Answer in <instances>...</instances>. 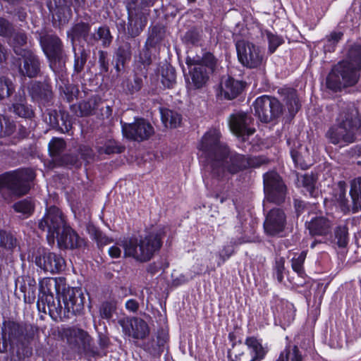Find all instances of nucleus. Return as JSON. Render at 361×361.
<instances>
[{"mask_svg":"<svg viewBox=\"0 0 361 361\" xmlns=\"http://www.w3.org/2000/svg\"><path fill=\"white\" fill-rule=\"evenodd\" d=\"M165 235V228H159L145 235L124 238L120 243L123 250V257L132 258L140 263L150 261L160 250Z\"/></svg>","mask_w":361,"mask_h":361,"instance_id":"nucleus-1","label":"nucleus"},{"mask_svg":"<svg viewBox=\"0 0 361 361\" xmlns=\"http://www.w3.org/2000/svg\"><path fill=\"white\" fill-rule=\"evenodd\" d=\"M361 71V45H351L345 54V59L338 63L326 78L328 88L337 91L354 85Z\"/></svg>","mask_w":361,"mask_h":361,"instance_id":"nucleus-2","label":"nucleus"},{"mask_svg":"<svg viewBox=\"0 0 361 361\" xmlns=\"http://www.w3.org/2000/svg\"><path fill=\"white\" fill-rule=\"evenodd\" d=\"M35 178V173L30 168L6 172L0 175V190L6 189L18 197L25 195L30 191Z\"/></svg>","mask_w":361,"mask_h":361,"instance_id":"nucleus-3","label":"nucleus"},{"mask_svg":"<svg viewBox=\"0 0 361 361\" xmlns=\"http://www.w3.org/2000/svg\"><path fill=\"white\" fill-rule=\"evenodd\" d=\"M154 0H128V34L135 37L143 30L147 22L149 8L153 6Z\"/></svg>","mask_w":361,"mask_h":361,"instance_id":"nucleus-4","label":"nucleus"},{"mask_svg":"<svg viewBox=\"0 0 361 361\" xmlns=\"http://www.w3.org/2000/svg\"><path fill=\"white\" fill-rule=\"evenodd\" d=\"M221 132L216 128L208 130L200 140L197 149L201 156L219 158H234L233 152L226 143L221 142Z\"/></svg>","mask_w":361,"mask_h":361,"instance_id":"nucleus-5","label":"nucleus"},{"mask_svg":"<svg viewBox=\"0 0 361 361\" xmlns=\"http://www.w3.org/2000/svg\"><path fill=\"white\" fill-rule=\"evenodd\" d=\"M186 63L190 68L192 84L195 88H200L207 82L209 75L213 73L216 59L212 54L207 53L202 59L188 56Z\"/></svg>","mask_w":361,"mask_h":361,"instance_id":"nucleus-6","label":"nucleus"},{"mask_svg":"<svg viewBox=\"0 0 361 361\" xmlns=\"http://www.w3.org/2000/svg\"><path fill=\"white\" fill-rule=\"evenodd\" d=\"M39 42L42 49L49 61L51 68L56 73L63 71L66 63V55L63 51L61 39L54 35H40Z\"/></svg>","mask_w":361,"mask_h":361,"instance_id":"nucleus-7","label":"nucleus"},{"mask_svg":"<svg viewBox=\"0 0 361 361\" xmlns=\"http://www.w3.org/2000/svg\"><path fill=\"white\" fill-rule=\"evenodd\" d=\"M61 297L63 306L59 298L56 309H54L60 317L70 318L83 310L85 297L80 288L68 287L64 289Z\"/></svg>","mask_w":361,"mask_h":361,"instance_id":"nucleus-8","label":"nucleus"},{"mask_svg":"<svg viewBox=\"0 0 361 361\" xmlns=\"http://www.w3.org/2000/svg\"><path fill=\"white\" fill-rule=\"evenodd\" d=\"M239 62L247 68H260L265 63L264 53L254 43L241 39L235 42Z\"/></svg>","mask_w":361,"mask_h":361,"instance_id":"nucleus-9","label":"nucleus"},{"mask_svg":"<svg viewBox=\"0 0 361 361\" xmlns=\"http://www.w3.org/2000/svg\"><path fill=\"white\" fill-rule=\"evenodd\" d=\"M252 106L255 115L261 122L266 123L276 121L283 111V106L279 99L269 95L257 97Z\"/></svg>","mask_w":361,"mask_h":361,"instance_id":"nucleus-10","label":"nucleus"},{"mask_svg":"<svg viewBox=\"0 0 361 361\" xmlns=\"http://www.w3.org/2000/svg\"><path fill=\"white\" fill-rule=\"evenodd\" d=\"M67 225L64 214L59 208L51 206L46 209V212L39 221L38 227L47 231V238L49 244L54 243L56 235L61 229Z\"/></svg>","mask_w":361,"mask_h":361,"instance_id":"nucleus-11","label":"nucleus"},{"mask_svg":"<svg viewBox=\"0 0 361 361\" xmlns=\"http://www.w3.org/2000/svg\"><path fill=\"white\" fill-rule=\"evenodd\" d=\"M359 121L346 117L338 126L331 128L327 137L333 144L352 143L359 130Z\"/></svg>","mask_w":361,"mask_h":361,"instance_id":"nucleus-12","label":"nucleus"},{"mask_svg":"<svg viewBox=\"0 0 361 361\" xmlns=\"http://www.w3.org/2000/svg\"><path fill=\"white\" fill-rule=\"evenodd\" d=\"M264 191L267 202L276 204L285 200L286 187L280 176L275 171H269L264 174Z\"/></svg>","mask_w":361,"mask_h":361,"instance_id":"nucleus-13","label":"nucleus"},{"mask_svg":"<svg viewBox=\"0 0 361 361\" xmlns=\"http://www.w3.org/2000/svg\"><path fill=\"white\" fill-rule=\"evenodd\" d=\"M228 124L232 133L244 141L255 133L253 118L243 111L231 114Z\"/></svg>","mask_w":361,"mask_h":361,"instance_id":"nucleus-14","label":"nucleus"},{"mask_svg":"<svg viewBox=\"0 0 361 361\" xmlns=\"http://www.w3.org/2000/svg\"><path fill=\"white\" fill-rule=\"evenodd\" d=\"M123 135L130 140L141 142L154 134L152 126L143 118L135 119L133 123L122 124Z\"/></svg>","mask_w":361,"mask_h":361,"instance_id":"nucleus-15","label":"nucleus"},{"mask_svg":"<svg viewBox=\"0 0 361 361\" xmlns=\"http://www.w3.org/2000/svg\"><path fill=\"white\" fill-rule=\"evenodd\" d=\"M286 225V216L279 208L271 209L264 222L265 233L270 236L282 237Z\"/></svg>","mask_w":361,"mask_h":361,"instance_id":"nucleus-16","label":"nucleus"},{"mask_svg":"<svg viewBox=\"0 0 361 361\" xmlns=\"http://www.w3.org/2000/svg\"><path fill=\"white\" fill-rule=\"evenodd\" d=\"M271 309L275 317V320L279 321L283 329L288 326L295 319V310L292 303L279 298H274L271 305Z\"/></svg>","mask_w":361,"mask_h":361,"instance_id":"nucleus-17","label":"nucleus"},{"mask_svg":"<svg viewBox=\"0 0 361 361\" xmlns=\"http://www.w3.org/2000/svg\"><path fill=\"white\" fill-rule=\"evenodd\" d=\"M25 328L23 325L11 320L4 321L1 327L2 340L6 341L12 350L14 351V346L19 348L23 345L25 338Z\"/></svg>","mask_w":361,"mask_h":361,"instance_id":"nucleus-18","label":"nucleus"},{"mask_svg":"<svg viewBox=\"0 0 361 361\" xmlns=\"http://www.w3.org/2000/svg\"><path fill=\"white\" fill-rule=\"evenodd\" d=\"M39 285L37 305H39V302H42L43 305H47L49 311H54V309H56L54 291L59 293L57 279L45 277L39 281Z\"/></svg>","mask_w":361,"mask_h":361,"instance_id":"nucleus-19","label":"nucleus"},{"mask_svg":"<svg viewBox=\"0 0 361 361\" xmlns=\"http://www.w3.org/2000/svg\"><path fill=\"white\" fill-rule=\"evenodd\" d=\"M36 265L46 272L58 274L65 268V260L54 252H43L35 259Z\"/></svg>","mask_w":361,"mask_h":361,"instance_id":"nucleus-20","label":"nucleus"},{"mask_svg":"<svg viewBox=\"0 0 361 361\" xmlns=\"http://www.w3.org/2000/svg\"><path fill=\"white\" fill-rule=\"evenodd\" d=\"M58 245L61 249H75L85 245V240L69 226L63 227L56 237Z\"/></svg>","mask_w":361,"mask_h":361,"instance_id":"nucleus-21","label":"nucleus"},{"mask_svg":"<svg viewBox=\"0 0 361 361\" xmlns=\"http://www.w3.org/2000/svg\"><path fill=\"white\" fill-rule=\"evenodd\" d=\"M62 337L72 348L78 350L85 348L90 338L84 330L71 327L63 329Z\"/></svg>","mask_w":361,"mask_h":361,"instance_id":"nucleus-22","label":"nucleus"},{"mask_svg":"<svg viewBox=\"0 0 361 361\" xmlns=\"http://www.w3.org/2000/svg\"><path fill=\"white\" fill-rule=\"evenodd\" d=\"M123 329L135 339L145 338L149 332L147 324L142 319L133 317L121 323Z\"/></svg>","mask_w":361,"mask_h":361,"instance_id":"nucleus-23","label":"nucleus"},{"mask_svg":"<svg viewBox=\"0 0 361 361\" xmlns=\"http://www.w3.org/2000/svg\"><path fill=\"white\" fill-rule=\"evenodd\" d=\"M21 56L23 59V65L20 67V73L29 78L36 77L40 70L38 57L32 51H24Z\"/></svg>","mask_w":361,"mask_h":361,"instance_id":"nucleus-24","label":"nucleus"},{"mask_svg":"<svg viewBox=\"0 0 361 361\" xmlns=\"http://www.w3.org/2000/svg\"><path fill=\"white\" fill-rule=\"evenodd\" d=\"M226 159H203L201 165L203 166V177L211 176L220 178L224 176L226 167Z\"/></svg>","mask_w":361,"mask_h":361,"instance_id":"nucleus-25","label":"nucleus"},{"mask_svg":"<svg viewBox=\"0 0 361 361\" xmlns=\"http://www.w3.org/2000/svg\"><path fill=\"white\" fill-rule=\"evenodd\" d=\"M29 91L32 98L42 104L48 103L52 97L51 86L47 83L34 82Z\"/></svg>","mask_w":361,"mask_h":361,"instance_id":"nucleus-26","label":"nucleus"},{"mask_svg":"<svg viewBox=\"0 0 361 361\" xmlns=\"http://www.w3.org/2000/svg\"><path fill=\"white\" fill-rule=\"evenodd\" d=\"M245 343L247 347L250 361H262L264 359L268 350L262 346L259 340L253 336L247 337Z\"/></svg>","mask_w":361,"mask_h":361,"instance_id":"nucleus-27","label":"nucleus"},{"mask_svg":"<svg viewBox=\"0 0 361 361\" xmlns=\"http://www.w3.org/2000/svg\"><path fill=\"white\" fill-rule=\"evenodd\" d=\"M243 84L232 78L228 77L221 83V94L228 99L235 98L243 90Z\"/></svg>","mask_w":361,"mask_h":361,"instance_id":"nucleus-28","label":"nucleus"},{"mask_svg":"<svg viewBox=\"0 0 361 361\" xmlns=\"http://www.w3.org/2000/svg\"><path fill=\"white\" fill-rule=\"evenodd\" d=\"M334 226V218L317 216V236H323L325 242H332L333 228Z\"/></svg>","mask_w":361,"mask_h":361,"instance_id":"nucleus-29","label":"nucleus"},{"mask_svg":"<svg viewBox=\"0 0 361 361\" xmlns=\"http://www.w3.org/2000/svg\"><path fill=\"white\" fill-rule=\"evenodd\" d=\"M307 252L305 251L301 252L298 255H295L291 260V267L293 270L298 274V278L301 280L297 281H292L289 279L290 282L295 286H302L305 281V273L304 271L303 264L306 258Z\"/></svg>","mask_w":361,"mask_h":361,"instance_id":"nucleus-30","label":"nucleus"},{"mask_svg":"<svg viewBox=\"0 0 361 361\" xmlns=\"http://www.w3.org/2000/svg\"><path fill=\"white\" fill-rule=\"evenodd\" d=\"M161 118L166 128H176L180 126L182 116L178 111L166 108L159 109Z\"/></svg>","mask_w":361,"mask_h":361,"instance_id":"nucleus-31","label":"nucleus"},{"mask_svg":"<svg viewBox=\"0 0 361 361\" xmlns=\"http://www.w3.org/2000/svg\"><path fill=\"white\" fill-rule=\"evenodd\" d=\"M169 340L168 334L164 330L158 331L157 334V347L154 346V342H149L146 345V350L154 356H159L164 350Z\"/></svg>","mask_w":361,"mask_h":361,"instance_id":"nucleus-32","label":"nucleus"},{"mask_svg":"<svg viewBox=\"0 0 361 361\" xmlns=\"http://www.w3.org/2000/svg\"><path fill=\"white\" fill-rule=\"evenodd\" d=\"M339 248H345L349 243L348 227L346 224L338 225L334 229L333 240Z\"/></svg>","mask_w":361,"mask_h":361,"instance_id":"nucleus-33","label":"nucleus"},{"mask_svg":"<svg viewBox=\"0 0 361 361\" xmlns=\"http://www.w3.org/2000/svg\"><path fill=\"white\" fill-rule=\"evenodd\" d=\"M281 93L284 95L286 104L290 115H294L300 109V103L296 91L292 88L281 90Z\"/></svg>","mask_w":361,"mask_h":361,"instance_id":"nucleus-34","label":"nucleus"},{"mask_svg":"<svg viewBox=\"0 0 361 361\" xmlns=\"http://www.w3.org/2000/svg\"><path fill=\"white\" fill-rule=\"evenodd\" d=\"M248 242L249 240L245 237H241L238 239H231L230 241L231 245L224 246L223 249L219 252V261L217 262V265L220 267L233 254L234 246L242 245Z\"/></svg>","mask_w":361,"mask_h":361,"instance_id":"nucleus-35","label":"nucleus"},{"mask_svg":"<svg viewBox=\"0 0 361 361\" xmlns=\"http://www.w3.org/2000/svg\"><path fill=\"white\" fill-rule=\"evenodd\" d=\"M350 195L353 202V210L354 212L361 210V177L351 182Z\"/></svg>","mask_w":361,"mask_h":361,"instance_id":"nucleus-36","label":"nucleus"},{"mask_svg":"<svg viewBox=\"0 0 361 361\" xmlns=\"http://www.w3.org/2000/svg\"><path fill=\"white\" fill-rule=\"evenodd\" d=\"M302 355L295 345H287L280 353L276 361H302Z\"/></svg>","mask_w":361,"mask_h":361,"instance_id":"nucleus-37","label":"nucleus"},{"mask_svg":"<svg viewBox=\"0 0 361 361\" xmlns=\"http://www.w3.org/2000/svg\"><path fill=\"white\" fill-rule=\"evenodd\" d=\"M12 39L10 44L12 46L14 52L19 56L24 54V51H29L30 50L23 49L22 47L27 43V35L23 32H17L12 34Z\"/></svg>","mask_w":361,"mask_h":361,"instance_id":"nucleus-38","label":"nucleus"},{"mask_svg":"<svg viewBox=\"0 0 361 361\" xmlns=\"http://www.w3.org/2000/svg\"><path fill=\"white\" fill-rule=\"evenodd\" d=\"M34 203L31 200L24 199L13 205L15 212L22 214L25 218L30 216L34 212Z\"/></svg>","mask_w":361,"mask_h":361,"instance_id":"nucleus-39","label":"nucleus"},{"mask_svg":"<svg viewBox=\"0 0 361 361\" xmlns=\"http://www.w3.org/2000/svg\"><path fill=\"white\" fill-rule=\"evenodd\" d=\"M15 123L8 118L0 114V137L11 135L16 130Z\"/></svg>","mask_w":361,"mask_h":361,"instance_id":"nucleus-40","label":"nucleus"},{"mask_svg":"<svg viewBox=\"0 0 361 361\" xmlns=\"http://www.w3.org/2000/svg\"><path fill=\"white\" fill-rule=\"evenodd\" d=\"M15 91V86L8 78L0 77V100L9 97Z\"/></svg>","mask_w":361,"mask_h":361,"instance_id":"nucleus-41","label":"nucleus"},{"mask_svg":"<svg viewBox=\"0 0 361 361\" xmlns=\"http://www.w3.org/2000/svg\"><path fill=\"white\" fill-rule=\"evenodd\" d=\"M301 184L302 187V192L305 195L315 197V180L312 175L305 174L302 176Z\"/></svg>","mask_w":361,"mask_h":361,"instance_id":"nucleus-42","label":"nucleus"},{"mask_svg":"<svg viewBox=\"0 0 361 361\" xmlns=\"http://www.w3.org/2000/svg\"><path fill=\"white\" fill-rule=\"evenodd\" d=\"M11 109L14 114L20 117L31 118L34 116V111L30 106L24 103H15Z\"/></svg>","mask_w":361,"mask_h":361,"instance_id":"nucleus-43","label":"nucleus"},{"mask_svg":"<svg viewBox=\"0 0 361 361\" xmlns=\"http://www.w3.org/2000/svg\"><path fill=\"white\" fill-rule=\"evenodd\" d=\"M49 152L51 157L60 156L66 148V142L61 138L54 137L49 143Z\"/></svg>","mask_w":361,"mask_h":361,"instance_id":"nucleus-44","label":"nucleus"},{"mask_svg":"<svg viewBox=\"0 0 361 361\" xmlns=\"http://www.w3.org/2000/svg\"><path fill=\"white\" fill-rule=\"evenodd\" d=\"M124 147L118 145L115 140H108L103 147H98L100 154L108 155L121 153Z\"/></svg>","mask_w":361,"mask_h":361,"instance_id":"nucleus-45","label":"nucleus"},{"mask_svg":"<svg viewBox=\"0 0 361 361\" xmlns=\"http://www.w3.org/2000/svg\"><path fill=\"white\" fill-rule=\"evenodd\" d=\"M176 75L175 69L171 67H166L162 72V84L167 88H171L176 83Z\"/></svg>","mask_w":361,"mask_h":361,"instance_id":"nucleus-46","label":"nucleus"},{"mask_svg":"<svg viewBox=\"0 0 361 361\" xmlns=\"http://www.w3.org/2000/svg\"><path fill=\"white\" fill-rule=\"evenodd\" d=\"M90 30V27L87 23H81L76 24L71 30L72 42H73L75 38L79 37L86 39Z\"/></svg>","mask_w":361,"mask_h":361,"instance_id":"nucleus-47","label":"nucleus"},{"mask_svg":"<svg viewBox=\"0 0 361 361\" xmlns=\"http://www.w3.org/2000/svg\"><path fill=\"white\" fill-rule=\"evenodd\" d=\"M116 61L121 63V66H124L127 61H129L131 57L130 45L126 43L118 47L116 53Z\"/></svg>","mask_w":361,"mask_h":361,"instance_id":"nucleus-48","label":"nucleus"},{"mask_svg":"<svg viewBox=\"0 0 361 361\" xmlns=\"http://www.w3.org/2000/svg\"><path fill=\"white\" fill-rule=\"evenodd\" d=\"M16 239L13 235L4 230H0V247L12 250L16 246Z\"/></svg>","mask_w":361,"mask_h":361,"instance_id":"nucleus-49","label":"nucleus"},{"mask_svg":"<svg viewBox=\"0 0 361 361\" xmlns=\"http://www.w3.org/2000/svg\"><path fill=\"white\" fill-rule=\"evenodd\" d=\"M95 40H101L104 47H108L111 42L112 37L109 29L106 27H100L94 35Z\"/></svg>","mask_w":361,"mask_h":361,"instance_id":"nucleus-50","label":"nucleus"},{"mask_svg":"<svg viewBox=\"0 0 361 361\" xmlns=\"http://www.w3.org/2000/svg\"><path fill=\"white\" fill-rule=\"evenodd\" d=\"M343 36L341 32H332L329 37H328L324 44V52L334 51L338 42L341 39Z\"/></svg>","mask_w":361,"mask_h":361,"instance_id":"nucleus-51","label":"nucleus"},{"mask_svg":"<svg viewBox=\"0 0 361 361\" xmlns=\"http://www.w3.org/2000/svg\"><path fill=\"white\" fill-rule=\"evenodd\" d=\"M285 272V259L283 257L276 258L274 266V276L276 277L279 283H281L283 280V274Z\"/></svg>","mask_w":361,"mask_h":361,"instance_id":"nucleus-52","label":"nucleus"},{"mask_svg":"<svg viewBox=\"0 0 361 361\" xmlns=\"http://www.w3.org/2000/svg\"><path fill=\"white\" fill-rule=\"evenodd\" d=\"M123 86L130 94H134L140 90L142 86V80L137 77L134 78L132 80H126L123 81Z\"/></svg>","mask_w":361,"mask_h":361,"instance_id":"nucleus-53","label":"nucleus"},{"mask_svg":"<svg viewBox=\"0 0 361 361\" xmlns=\"http://www.w3.org/2000/svg\"><path fill=\"white\" fill-rule=\"evenodd\" d=\"M267 37L269 42V51L271 54L274 53L284 42L281 37L274 35L270 32H267Z\"/></svg>","mask_w":361,"mask_h":361,"instance_id":"nucleus-54","label":"nucleus"},{"mask_svg":"<svg viewBox=\"0 0 361 361\" xmlns=\"http://www.w3.org/2000/svg\"><path fill=\"white\" fill-rule=\"evenodd\" d=\"M13 26L11 23L4 18L0 17V36L4 37H11L13 34Z\"/></svg>","mask_w":361,"mask_h":361,"instance_id":"nucleus-55","label":"nucleus"},{"mask_svg":"<svg viewBox=\"0 0 361 361\" xmlns=\"http://www.w3.org/2000/svg\"><path fill=\"white\" fill-rule=\"evenodd\" d=\"M54 4L58 8L73 6L75 10L82 6L85 0H53Z\"/></svg>","mask_w":361,"mask_h":361,"instance_id":"nucleus-56","label":"nucleus"},{"mask_svg":"<svg viewBox=\"0 0 361 361\" xmlns=\"http://www.w3.org/2000/svg\"><path fill=\"white\" fill-rule=\"evenodd\" d=\"M115 310V306L110 302H103L99 309V313L102 318L109 319L112 317Z\"/></svg>","mask_w":361,"mask_h":361,"instance_id":"nucleus-57","label":"nucleus"},{"mask_svg":"<svg viewBox=\"0 0 361 361\" xmlns=\"http://www.w3.org/2000/svg\"><path fill=\"white\" fill-rule=\"evenodd\" d=\"M87 61V54L83 50L80 56L75 54V62H74V70L77 73H80L82 71L84 66Z\"/></svg>","mask_w":361,"mask_h":361,"instance_id":"nucleus-58","label":"nucleus"},{"mask_svg":"<svg viewBox=\"0 0 361 361\" xmlns=\"http://www.w3.org/2000/svg\"><path fill=\"white\" fill-rule=\"evenodd\" d=\"M20 155L25 158H39L40 153L36 145H30L28 147H25L22 149L20 152Z\"/></svg>","mask_w":361,"mask_h":361,"instance_id":"nucleus-59","label":"nucleus"},{"mask_svg":"<svg viewBox=\"0 0 361 361\" xmlns=\"http://www.w3.org/2000/svg\"><path fill=\"white\" fill-rule=\"evenodd\" d=\"M108 54L104 51H99V63L100 71L103 73H107L109 71V61L107 59Z\"/></svg>","mask_w":361,"mask_h":361,"instance_id":"nucleus-60","label":"nucleus"},{"mask_svg":"<svg viewBox=\"0 0 361 361\" xmlns=\"http://www.w3.org/2000/svg\"><path fill=\"white\" fill-rule=\"evenodd\" d=\"M186 42L191 44H196L200 39L199 33L195 30L188 31L184 37Z\"/></svg>","mask_w":361,"mask_h":361,"instance_id":"nucleus-61","label":"nucleus"},{"mask_svg":"<svg viewBox=\"0 0 361 361\" xmlns=\"http://www.w3.org/2000/svg\"><path fill=\"white\" fill-rule=\"evenodd\" d=\"M140 61L144 65L147 66L151 63V56L148 49H143L140 54Z\"/></svg>","mask_w":361,"mask_h":361,"instance_id":"nucleus-62","label":"nucleus"},{"mask_svg":"<svg viewBox=\"0 0 361 361\" xmlns=\"http://www.w3.org/2000/svg\"><path fill=\"white\" fill-rule=\"evenodd\" d=\"M79 154L84 158H88L92 156V149L87 145H81L78 148Z\"/></svg>","mask_w":361,"mask_h":361,"instance_id":"nucleus-63","label":"nucleus"},{"mask_svg":"<svg viewBox=\"0 0 361 361\" xmlns=\"http://www.w3.org/2000/svg\"><path fill=\"white\" fill-rule=\"evenodd\" d=\"M125 307L127 310L131 312H136L139 308V304L135 300L129 299L126 301Z\"/></svg>","mask_w":361,"mask_h":361,"instance_id":"nucleus-64","label":"nucleus"}]
</instances>
